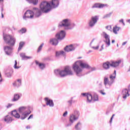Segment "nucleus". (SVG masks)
I'll list each match as a JSON object with an SVG mask.
<instances>
[{
	"instance_id": "c03bdc74",
	"label": "nucleus",
	"mask_w": 130,
	"mask_h": 130,
	"mask_svg": "<svg viewBox=\"0 0 130 130\" xmlns=\"http://www.w3.org/2000/svg\"><path fill=\"white\" fill-rule=\"evenodd\" d=\"M100 93H101V94H102V95H106V93L104 92L103 90H100Z\"/></svg>"
},
{
	"instance_id": "4468645a",
	"label": "nucleus",
	"mask_w": 130,
	"mask_h": 130,
	"mask_svg": "<svg viewBox=\"0 0 130 130\" xmlns=\"http://www.w3.org/2000/svg\"><path fill=\"white\" fill-rule=\"evenodd\" d=\"M65 51H67V52H70V51H74L75 49H76V47H75L74 45H70L69 46H67L64 48Z\"/></svg>"
},
{
	"instance_id": "6e6d98bb",
	"label": "nucleus",
	"mask_w": 130,
	"mask_h": 130,
	"mask_svg": "<svg viewBox=\"0 0 130 130\" xmlns=\"http://www.w3.org/2000/svg\"><path fill=\"white\" fill-rule=\"evenodd\" d=\"M26 128H27V129L30 128V126L28 125L26 127Z\"/></svg>"
},
{
	"instance_id": "e433bc0d",
	"label": "nucleus",
	"mask_w": 130,
	"mask_h": 130,
	"mask_svg": "<svg viewBox=\"0 0 130 130\" xmlns=\"http://www.w3.org/2000/svg\"><path fill=\"white\" fill-rule=\"evenodd\" d=\"M6 76L7 77V78H11L12 77V73L10 72H8L6 73Z\"/></svg>"
},
{
	"instance_id": "393cba45",
	"label": "nucleus",
	"mask_w": 130,
	"mask_h": 130,
	"mask_svg": "<svg viewBox=\"0 0 130 130\" xmlns=\"http://www.w3.org/2000/svg\"><path fill=\"white\" fill-rule=\"evenodd\" d=\"M50 43L52 44V45H54L55 46L58 44V41L56 39H51L50 40Z\"/></svg>"
},
{
	"instance_id": "69168bd1",
	"label": "nucleus",
	"mask_w": 130,
	"mask_h": 130,
	"mask_svg": "<svg viewBox=\"0 0 130 130\" xmlns=\"http://www.w3.org/2000/svg\"><path fill=\"white\" fill-rule=\"evenodd\" d=\"M79 58H82V57H80Z\"/></svg>"
},
{
	"instance_id": "37998d69",
	"label": "nucleus",
	"mask_w": 130,
	"mask_h": 130,
	"mask_svg": "<svg viewBox=\"0 0 130 130\" xmlns=\"http://www.w3.org/2000/svg\"><path fill=\"white\" fill-rule=\"evenodd\" d=\"M28 4H33V0H25Z\"/></svg>"
},
{
	"instance_id": "39448f33",
	"label": "nucleus",
	"mask_w": 130,
	"mask_h": 130,
	"mask_svg": "<svg viewBox=\"0 0 130 130\" xmlns=\"http://www.w3.org/2000/svg\"><path fill=\"white\" fill-rule=\"evenodd\" d=\"M54 73L56 76H59L61 78L67 77V76H73L74 72L69 66H66L63 69H56L54 70Z\"/></svg>"
},
{
	"instance_id": "c85d7f7f",
	"label": "nucleus",
	"mask_w": 130,
	"mask_h": 130,
	"mask_svg": "<svg viewBox=\"0 0 130 130\" xmlns=\"http://www.w3.org/2000/svg\"><path fill=\"white\" fill-rule=\"evenodd\" d=\"M120 29V27H118L117 26L114 27L113 29V33H114V34H118L117 31H119Z\"/></svg>"
},
{
	"instance_id": "de8ad7c7",
	"label": "nucleus",
	"mask_w": 130,
	"mask_h": 130,
	"mask_svg": "<svg viewBox=\"0 0 130 130\" xmlns=\"http://www.w3.org/2000/svg\"><path fill=\"white\" fill-rule=\"evenodd\" d=\"M114 114H113L111 118V119L110 120V123H111V122H112V119H113V117L114 116Z\"/></svg>"
},
{
	"instance_id": "5fc2aeb1",
	"label": "nucleus",
	"mask_w": 130,
	"mask_h": 130,
	"mask_svg": "<svg viewBox=\"0 0 130 130\" xmlns=\"http://www.w3.org/2000/svg\"><path fill=\"white\" fill-rule=\"evenodd\" d=\"M126 43H127V42H123L122 44V46H124V45H125V44H126Z\"/></svg>"
},
{
	"instance_id": "09e8293b",
	"label": "nucleus",
	"mask_w": 130,
	"mask_h": 130,
	"mask_svg": "<svg viewBox=\"0 0 130 130\" xmlns=\"http://www.w3.org/2000/svg\"><path fill=\"white\" fill-rule=\"evenodd\" d=\"M30 118H33V115H30L29 117L27 118V120H29V119H30Z\"/></svg>"
},
{
	"instance_id": "a18cd8bd",
	"label": "nucleus",
	"mask_w": 130,
	"mask_h": 130,
	"mask_svg": "<svg viewBox=\"0 0 130 130\" xmlns=\"http://www.w3.org/2000/svg\"><path fill=\"white\" fill-rule=\"evenodd\" d=\"M104 49V44H103L101 46V49H100V51H102Z\"/></svg>"
},
{
	"instance_id": "bb28decb",
	"label": "nucleus",
	"mask_w": 130,
	"mask_h": 130,
	"mask_svg": "<svg viewBox=\"0 0 130 130\" xmlns=\"http://www.w3.org/2000/svg\"><path fill=\"white\" fill-rule=\"evenodd\" d=\"M82 127V123L81 122H79L77 123L75 126V128L76 130H81Z\"/></svg>"
},
{
	"instance_id": "b1692460",
	"label": "nucleus",
	"mask_w": 130,
	"mask_h": 130,
	"mask_svg": "<svg viewBox=\"0 0 130 130\" xmlns=\"http://www.w3.org/2000/svg\"><path fill=\"white\" fill-rule=\"evenodd\" d=\"M105 6V5L104 4H100L96 3L91 7V9H95L97 8H99V9H101L102 8H104Z\"/></svg>"
},
{
	"instance_id": "7c9ffc66",
	"label": "nucleus",
	"mask_w": 130,
	"mask_h": 130,
	"mask_svg": "<svg viewBox=\"0 0 130 130\" xmlns=\"http://www.w3.org/2000/svg\"><path fill=\"white\" fill-rule=\"evenodd\" d=\"M73 115H75L76 117H77L79 118V116H80V112L77 110H75L74 113H73Z\"/></svg>"
},
{
	"instance_id": "052dcab7",
	"label": "nucleus",
	"mask_w": 130,
	"mask_h": 130,
	"mask_svg": "<svg viewBox=\"0 0 130 130\" xmlns=\"http://www.w3.org/2000/svg\"><path fill=\"white\" fill-rule=\"evenodd\" d=\"M127 22H128V23H130V19L127 20Z\"/></svg>"
},
{
	"instance_id": "f03ea898",
	"label": "nucleus",
	"mask_w": 130,
	"mask_h": 130,
	"mask_svg": "<svg viewBox=\"0 0 130 130\" xmlns=\"http://www.w3.org/2000/svg\"><path fill=\"white\" fill-rule=\"evenodd\" d=\"M3 39L5 43L10 45L5 46L4 51L7 55L11 56L13 54V47L12 46H14L16 43V38L10 35H4Z\"/></svg>"
},
{
	"instance_id": "338daca9",
	"label": "nucleus",
	"mask_w": 130,
	"mask_h": 130,
	"mask_svg": "<svg viewBox=\"0 0 130 130\" xmlns=\"http://www.w3.org/2000/svg\"><path fill=\"white\" fill-rule=\"evenodd\" d=\"M120 22L122 23V21H120Z\"/></svg>"
},
{
	"instance_id": "72a5a7b5",
	"label": "nucleus",
	"mask_w": 130,
	"mask_h": 130,
	"mask_svg": "<svg viewBox=\"0 0 130 130\" xmlns=\"http://www.w3.org/2000/svg\"><path fill=\"white\" fill-rule=\"evenodd\" d=\"M43 45H44V43H42V44L40 45V46L39 47L38 49V52H40L41 51V50L42 49V47H43Z\"/></svg>"
},
{
	"instance_id": "680f3d73",
	"label": "nucleus",
	"mask_w": 130,
	"mask_h": 130,
	"mask_svg": "<svg viewBox=\"0 0 130 130\" xmlns=\"http://www.w3.org/2000/svg\"><path fill=\"white\" fill-rule=\"evenodd\" d=\"M3 11H4V9L2 8V12H3Z\"/></svg>"
},
{
	"instance_id": "c756f323",
	"label": "nucleus",
	"mask_w": 130,
	"mask_h": 130,
	"mask_svg": "<svg viewBox=\"0 0 130 130\" xmlns=\"http://www.w3.org/2000/svg\"><path fill=\"white\" fill-rule=\"evenodd\" d=\"M24 44H25V43L24 42H20L19 43V46L18 47V51H20L22 48H23V46H24Z\"/></svg>"
},
{
	"instance_id": "603ef678",
	"label": "nucleus",
	"mask_w": 130,
	"mask_h": 130,
	"mask_svg": "<svg viewBox=\"0 0 130 130\" xmlns=\"http://www.w3.org/2000/svg\"><path fill=\"white\" fill-rule=\"evenodd\" d=\"M99 86L100 88H101V87H102V82H100Z\"/></svg>"
},
{
	"instance_id": "3c124183",
	"label": "nucleus",
	"mask_w": 130,
	"mask_h": 130,
	"mask_svg": "<svg viewBox=\"0 0 130 130\" xmlns=\"http://www.w3.org/2000/svg\"><path fill=\"white\" fill-rule=\"evenodd\" d=\"M119 22H122L123 25L124 26L125 25V24H124V22H123V19L120 20L119 21Z\"/></svg>"
},
{
	"instance_id": "774afa93",
	"label": "nucleus",
	"mask_w": 130,
	"mask_h": 130,
	"mask_svg": "<svg viewBox=\"0 0 130 130\" xmlns=\"http://www.w3.org/2000/svg\"><path fill=\"white\" fill-rule=\"evenodd\" d=\"M44 106H45V105H44Z\"/></svg>"
},
{
	"instance_id": "a211bd4d",
	"label": "nucleus",
	"mask_w": 130,
	"mask_h": 130,
	"mask_svg": "<svg viewBox=\"0 0 130 130\" xmlns=\"http://www.w3.org/2000/svg\"><path fill=\"white\" fill-rule=\"evenodd\" d=\"M95 39H93V40L91 41V42L90 43V46L93 49H94V50H98V49H99V45H98L96 47L92 46V43H93V45H96V44L97 43V40L94 41Z\"/></svg>"
},
{
	"instance_id": "423d86ee",
	"label": "nucleus",
	"mask_w": 130,
	"mask_h": 130,
	"mask_svg": "<svg viewBox=\"0 0 130 130\" xmlns=\"http://www.w3.org/2000/svg\"><path fill=\"white\" fill-rule=\"evenodd\" d=\"M76 26V24L72 22L70 19H63L59 22V27H63L65 30H71Z\"/></svg>"
},
{
	"instance_id": "6ab92c4d",
	"label": "nucleus",
	"mask_w": 130,
	"mask_h": 130,
	"mask_svg": "<svg viewBox=\"0 0 130 130\" xmlns=\"http://www.w3.org/2000/svg\"><path fill=\"white\" fill-rule=\"evenodd\" d=\"M33 12L34 15L35 14L36 17L37 18H38V17H40V15H41V11H40L38 8H33Z\"/></svg>"
},
{
	"instance_id": "bf43d9fd",
	"label": "nucleus",
	"mask_w": 130,
	"mask_h": 130,
	"mask_svg": "<svg viewBox=\"0 0 130 130\" xmlns=\"http://www.w3.org/2000/svg\"><path fill=\"white\" fill-rule=\"evenodd\" d=\"M2 18H4V14H3V12H2Z\"/></svg>"
},
{
	"instance_id": "79ce46f5",
	"label": "nucleus",
	"mask_w": 130,
	"mask_h": 130,
	"mask_svg": "<svg viewBox=\"0 0 130 130\" xmlns=\"http://www.w3.org/2000/svg\"><path fill=\"white\" fill-rule=\"evenodd\" d=\"M72 124H73V123L70 122V123L66 124L65 126H66V127H68V126H71V125H72Z\"/></svg>"
},
{
	"instance_id": "ddd939ff",
	"label": "nucleus",
	"mask_w": 130,
	"mask_h": 130,
	"mask_svg": "<svg viewBox=\"0 0 130 130\" xmlns=\"http://www.w3.org/2000/svg\"><path fill=\"white\" fill-rule=\"evenodd\" d=\"M45 102L47 106H50V107H53L54 106L53 101L50 100L48 98H45Z\"/></svg>"
},
{
	"instance_id": "5701e85b",
	"label": "nucleus",
	"mask_w": 130,
	"mask_h": 130,
	"mask_svg": "<svg viewBox=\"0 0 130 130\" xmlns=\"http://www.w3.org/2000/svg\"><path fill=\"white\" fill-rule=\"evenodd\" d=\"M4 121L6 123H11L13 121V119L9 115H7L5 117Z\"/></svg>"
},
{
	"instance_id": "412c9836",
	"label": "nucleus",
	"mask_w": 130,
	"mask_h": 130,
	"mask_svg": "<svg viewBox=\"0 0 130 130\" xmlns=\"http://www.w3.org/2000/svg\"><path fill=\"white\" fill-rule=\"evenodd\" d=\"M13 85L14 87H17L18 88L22 85V80L21 79H17V81L13 83Z\"/></svg>"
},
{
	"instance_id": "dca6fc26",
	"label": "nucleus",
	"mask_w": 130,
	"mask_h": 130,
	"mask_svg": "<svg viewBox=\"0 0 130 130\" xmlns=\"http://www.w3.org/2000/svg\"><path fill=\"white\" fill-rule=\"evenodd\" d=\"M78 119H79L78 117L74 115V114H70L69 117V122H71V123H74V122H75L76 120H78Z\"/></svg>"
},
{
	"instance_id": "f704fd0d",
	"label": "nucleus",
	"mask_w": 130,
	"mask_h": 130,
	"mask_svg": "<svg viewBox=\"0 0 130 130\" xmlns=\"http://www.w3.org/2000/svg\"><path fill=\"white\" fill-rule=\"evenodd\" d=\"M27 31V29H26L25 28H22L20 29V32L21 33V34H23L24 33H26V31Z\"/></svg>"
},
{
	"instance_id": "13d9d810",
	"label": "nucleus",
	"mask_w": 130,
	"mask_h": 130,
	"mask_svg": "<svg viewBox=\"0 0 130 130\" xmlns=\"http://www.w3.org/2000/svg\"><path fill=\"white\" fill-rule=\"evenodd\" d=\"M114 42H115V41L114 40H113L112 41V43H114Z\"/></svg>"
},
{
	"instance_id": "4be33fe9",
	"label": "nucleus",
	"mask_w": 130,
	"mask_h": 130,
	"mask_svg": "<svg viewBox=\"0 0 130 130\" xmlns=\"http://www.w3.org/2000/svg\"><path fill=\"white\" fill-rule=\"evenodd\" d=\"M20 56L22 58V60H26V59L32 58V57L26 56V53H21Z\"/></svg>"
},
{
	"instance_id": "f257e3e1",
	"label": "nucleus",
	"mask_w": 130,
	"mask_h": 130,
	"mask_svg": "<svg viewBox=\"0 0 130 130\" xmlns=\"http://www.w3.org/2000/svg\"><path fill=\"white\" fill-rule=\"evenodd\" d=\"M73 69L75 73L76 76L78 77H81L82 76V72H83V69H88L90 70L91 72L96 71V68H91L86 62H84L83 60H78L73 64Z\"/></svg>"
},
{
	"instance_id": "e2e57ef3",
	"label": "nucleus",
	"mask_w": 130,
	"mask_h": 130,
	"mask_svg": "<svg viewBox=\"0 0 130 130\" xmlns=\"http://www.w3.org/2000/svg\"><path fill=\"white\" fill-rule=\"evenodd\" d=\"M128 49H129V50H130V47H129Z\"/></svg>"
},
{
	"instance_id": "6e6552de",
	"label": "nucleus",
	"mask_w": 130,
	"mask_h": 130,
	"mask_svg": "<svg viewBox=\"0 0 130 130\" xmlns=\"http://www.w3.org/2000/svg\"><path fill=\"white\" fill-rule=\"evenodd\" d=\"M121 63V60H119L118 61H113L111 63L110 62L107 61L104 62L103 64V68L105 69V70H109V69L111 67H113L114 68H116V67H118L119 66V63Z\"/></svg>"
},
{
	"instance_id": "0eeeda50",
	"label": "nucleus",
	"mask_w": 130,
	"mask_h": 130,
	"mask_svg": "<svg viewBox=\"0 0 130 130\" xmlns=\"http://www.w3.org/2000/svg\"><path fill=\"white\" fill-rule=\"evenodd\" d=\"M116 77V71H114V73L110 76V81L108 80V78L107 77L104 78V85L106 87L107 85L110 87L112 84L114 82V79Z\"/></svg>"
},
{
	"instance_id": "aec40b11",
	"label": "nucleus",
	"mask_w": 130,
	"mask_h": 130,
	"mask_svg": "<svg viewBox=\"0 0 130 130\" xmlns=\"http://www.w3.org/2000/svg\"><path fill=\"white\" fill-rule=\"evenodd\" d=\"M122 98L123 99H126V97L129 96V93H128V90L127 89H124L122 91Z\"/></svg>"
},
{
	"instance_id": "58836bf2",
	"label": "nucleus",
	"mask_w": 130,
	"mask_h": 130,
	"mask_svg": "<svg viewBox=\"0 0 130 130\" xmlns=\"http://www.w3.org/2000/svg\"><path fill=\"white\" fill-rule=\"evenodd\" d=\"M93 101H98V95L97 94L94 95Z\"/></svg>"
},
{
	"instance_id": "4c0bfd02",
	"label": "nucleus",
	"mask_w": 130,
	"mask_h": 130,
	"mask_svg": "<svg viewBox=\"0 0 130 130\" xmlns=\"http://www.w3.org/2000/svg\"><path fill=\"white\" fill-rule=\"evenodd\" d=\"M12 106H13V104H10L9 103L8 105H7L5 107L6 108H7V109H9V108H11V107H12Z\"/></svg>"
},
{
	"instance_id": "2eb2a0df",
	"label": "nucleus",
	"mask_w": 130,
	"mask_h": 130,
	"mask_svg": "<svg viewBox=\"0 0 130 130\" xmlns=\"http://www.w3.org/2000/svg\"><path fill=\"white\" fill-rule=\"evenodd\" d=\"M81 95L84 96V97H86L87 99V102H91L92 100H93V96H92V94L88 93H82Z\"/></svg>"
},
{
	"instance_id": "f3484780",
	"label": "nucleus",
	"mask_w": 130,
	"mask_h": 130,
	"mask_svg": "<svg viewBox=\"0 0 130 130\" xmlns=\"http://www.w3.org/2000/svg\"><path fill=\"white\" fill-rule=\"evenodd\" d=\"M21 97H22V94H14L13 98L11 100V101L12 102H16V101H19Z\"/></svg>"
},
{
	"instance_id": "473e14b6",
	"label": "nucleus",
	"mask_w": 130,
	"mask_h": 130,
	"mask_svg": "<svg viewBox=\"0 0 130 130\" xmlns=\"http://www.w3.org/2000/svg\"><path fill=\"white\" fill-rule=\"evenodd\" d=\"M111 15H112V12L106 14L105 16H103V19H107V18H109V17L111 16Z\"/></svg>"
},
{
	"instance_id": "7ed1b4c3",
	"label": "nucleus",
	"mask_w": 130,
	"mask_h": 130,
	"mask_svg": "<svg viewBox=\"0 0 130 130\" xmlns=\"http://www.w3.org/2000/svg\"><path fill=\"white\" fill-rule=\"evenodd\" d=\"M18 111L20 114L17 112V110H14L12 112V115L13 116L15 117V118H20L22 119V120H23V119H25V118H27L29 115L31 114V110H30V108L27 107H20L18 109Z\"/></svg>"
},
{
	"instance_id": "cd10ccee",
	"label": "nucleus",
	"mask_w": 130,
	"mask_h": 130,
	"mask_svg": "<svg viewBox=\"0 0 130 130\" xmlns=\"http://www.w3.org/2000/svg\"><path fill=\"white\" fill-rule=\"evenodd\" d=\"M59 55H63V56H64V55H66V52H64V51H63L56 52V57H58V56H59Z\"/></svg>"
},
{
	"instance_id": "c9c22d12",
	"label": "nucleus",
	"mask_w": 130,
	"mask_h": 130,
	"mask_svg": "<svg viewBox=\"0 0 130 130\" xmlns=\"http://www.w3.org/2000/svg\"><path fill=\"white\" fill-rule=\"evenodd\" d=\"M17 64H18V63H17V60H15V64L14 66V68L16 70H18V69H20L21 68V67L17 66Z\"/></svg>"
},
{
	"instance_id": "a878e982",
	"label": "nucleus",
	"mask_w": 130,
	"mask_h": 130,
	"mask_svg": "<svg viewBox=\"0 0 130 130\" xmlns=\"http://www.w3.org/2000/svg\"><path fill=\"white\" fill-rule=\"evenodd\" d=\"M36 63L37 66H39L41 70H43L45 68V64L42 63H39L37 60H36Z\"/></svg>"
},
{
	"instance_id": "f8f14e48",
	"label": "nucleus",
	"mask_w": 130,
	"mask_h": 130,
	"mask_svg": "<svg viewBox=\"0 0 130 130\" xmlns=\"http://www.w3.org/2000/svg\"><path fill=\"white\" fill-rule=\"evenodd\" d=\"M56 37L58 40H62L66 37V31L61 30L56 35Z\"/></svg>"
},
{
	"instance_id": "4d7b16f0",
	"label": "nucleus",
	"mask_w": 130,
	"mask_h": 130,
	"mask_svg": "<svg viewBox=\"0 0 130 130\" xmlns=\"http://www.w3.org/2000/svg\"><path fill=\"white\" fill-rule=\"evenodd\" d=\"M4 3V0H0V4H3Z\"/></svg>"
},
{
	"instance_id": "9d476101",
	"label": "nucleus",
	"mask_w": 130,
	"mask_h": 130,
	"mask_svg": "<svg viewBox=\"0 0 130 130\" xmlns=\"http://www.w3.org/2000/svg\"><path fill=\"white\" fill-rule=\"evenodd\" d=\"M24 20L32 19L33 18V11L32 10H27L23 17Z\"/></svg>"
},
{
	"instance_id": "9b49d317",
	"label": "nucleus",
	"mask_w": 130,
	"mask_h": 130,
	"mask_svg": "<svg viewBox=\"0 0 130 130\" xmlns=\"http://www.w3.org/2000/svg\"><path fill=\"white\" fill-rule=\"evenodd\" d=\"M103 36L105 39L104 42H105L106 44V47H108V46H110V36L108 35L106 32H103Z\"/></svg>"
},
{
	"instance_id": "a19ab883",
	"label": "nucleus",
	"mask_w": 130,
	"mask_h": 130,
	"mask_svg": "<svg viewBox=\"0 0 130 130\" xmlns=\"http://www.w3.org/2000/svg\"><path fill=\"white\" fill-rule=\"evenodd\" d=\"M38 4V0H33V5L34 6H36Z\"/></svg>"
},
{
	"instance_id": "20e7f679",
	"label": "nucleus",
	"mask_w": 130,
	"mask_h": 130,
	"mask_svg": "<svg viewBox=\"0 0 130 130\" xmlns=\"http://www.w3.org/2000/svg\"><path fill=\"white\" fill-rule=\"evenodd\" d=\"M59 5V0H52L49 3L44 1L41 3L40 10L43 13H49L51 10V7L54 9L57 8Z\"/></svg>"
},
{
	"instance_id": "8fccbe9b",
	"label": "nucleus",
	"mask_w": 130,
	"mask_h": 130,
	"mask_svg": "<svg viewBox=\"0 0 130 130\" xmlns=\"http://www.w3.org/2000/svg\"><path fill=\"white\" fill-rule=\"evenodd\" d=\"M3 82V77H2V74L0 73V83H2Z\"/></svg>"
},
{
	"instance_id": "864d4df0",
	"label": "nucleus",
	"mask_w": 130,
	"mask_h": 130,
	"mask_svg": "<svg viewBox=\"0 0 130 130\" xmlns=\"http://www.w3.org/2000/svg\"><path fill=\"white\" fill-rule=\"evenodd\" d=\"M91 52H93V51L91 50H89L88 51V52H87V54H89V53H91Z\"/></svg>"
},
{
	"instance_id": "ea45409f",
	"label": "nucleus",
	"mask_w": 130,
	"mask_h": 130,
	"mask_svg": "<svg viewBox=\"0 0 130 130\" xmlns=\"http://www.w3.org/2000/svg\"><path fill=\"white\" fill-rule=\"evenodd\" d=\"M106 28L107 29V30H109V31H111L112 30V28H111V26L108 25L106 27Z\"/></svg>"
},
{
	"instance_id": "0e129e2a",
	"label": "nucleus",
	"mask_w": 130,
	"mask_h": 130,
	"mask_svg": "<svg viewBox=\"0 0 130 130\" xmlns=\"http://www.w3.org/2000/svg\"><path fill=\"white\" fill-rule=\"evenodd\" d=\"M117 47H118V44H117Z\"/></svg>"
},
{
	"instance_id": "2f4dec72",
	"label": "nucleus",
	"mask_w": 130,
	"mask_h": 130,
	"mask_svg": "<svg viewBox=\"0 0 130 130\" xmlns=\"http://www.w3.org/2000/svg\"><path fill=\"white\" fill-rule=\"evenodd\" d=\"M73 98H71V100H70L68 101V103L69 106H72V104H73V103H75V102H76V101H73Z\"/></svg>"
},
{
	"instance_id": "1a4fd4ad",
	"label": "nucleus",
	"mask_w": 130,
	"mask_h": 130,
	"mask_svg": "<svg viewBox=\"0 0 130 130\" xmlns=\"http://www.w3.org/2000/svg\"><path fill=\"white\" fill-rule=\"evenodd\" d=\"M98 20H99V17H98V16H92L89 22V27H94V26H95V24L97 23V21H98Z\"/></svg>"
},
{
	"instance_id": "49530a36",
	"label": "nucleus",
	"mask_w": 130,
	"mask_h": 130,
	"mask_svg": "<svg viewBox=\"0 0 130 130\" xmlns=\"http://www.w3.org/2000/svg\"><path fill=\"white\" fill-rule=\"evenodd\" d=\"M68 115V112L66 111L63 114V116L64 117H66Z\"/></svg>"
}]
</instances>
